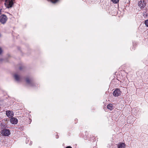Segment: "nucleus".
I'll return each instance as SVG.
<instances>
[{"label": "nucleus", "instance_id": "obj_1", "mask_svg": "<svg viewBox=\"0 0 148 148\" xmlns=\"http://www.w3.org/2000/svg\"><path fill=\"white\" fill-rule=\"evenodd\" d=\"M138 6L142 10H143V9L145 10V12H146L147 11V8H145L146 6V2L145 0H143V1H139L138 2Z\"/></svg>", "mask_w": 148, "mask_h": 148}, {"label": "nucleus", "instance_id": "obj_2", "mask_svg": "<svg viewBox=\"0 0 148 148\" xmlns=\"http://www.w3.org/2000/svg\"><path fill=\"white\" fill-rule=\"evenodd\" d=\"M7 20V18L6 15H2L0 17V21L3 24H4Z\"/></svg>", "mask_w": 148, "mask_h": 148}, {"label": "nucleus", "instance_id": "obj_3", "mask_svg": "<svg viewBox=\"0 0 148 148\" xmlns=\"http://www.w3.org/2000/svg\"><path fill=\"white\" fill-rule=\"evenodd\" d=\"M121 93L120 89L116 88L113 92V95L115 97H118L121 95Z\"/></svg>", "mask_w": 148, "mask_h": 148}, {"label": "nucleus", "instance_id": "obj_4", "mask_svg": "<svg viewBox=\"0 0 148 148\" xmlns=\"http://www.w3.org/2000/svg\"><path fill=\"white\" fill-rule=\"evenodd\" d=\"M26 81L27 84H30L31 85H32L34 83L33 80L29 77H27L26 78Z\"/></svg>", "mask_w": 148, "mask_h": 148}, {"label": "nucleus", "instance_id": "obj_5", "mask_svg": "<svg viewBox=\"0 0 148 148\" xmlns=\"http://www.w3.org/2000/svg\"><path fill=\"white\" fill-rule=\"evenodd\" d=\"M2 133L4 136H8L10 135V132L9 130L4 129L2 131Z\"/></svg>", "mask_w": 148, "mask_h": 148}, {"label": "nucleus", "instance_id": "obj_6", "mask_svg": "<svg viewBox=\"0 0 148 148\" xmlns=\"http://www.w3.org/2000/svg\"><path fill=\"white\" fill-rule=\"evenodd\" d=\"M10 121L13 124H16L18 123V119L17 118L12 117L10 119Z\"/></svg>", "mask_w": 148, "mask_h": 148}, {"label": "nucleus", "instance_id": "obj_7", "mask_svg": "<svg viewBox=\"0 0 148 148\" xmlns=\"http://www.w3.org/2000/svg\"><path fill=\"white\" fill-rule=\"evenodd\" d=\"M6 115L8 117H12L14 115L13 112H11L10 110L6 111Z\"/></svg>", "mask_w": 148, "mask_h": 148}, {"label": "nucleus", "instance_id": "obj_8", "mask_svg": "<svg viewBox=\"0 0 148 148\" xmlns=\"http://www.w3.org/2000/svg\"><path fill=\"white\" fill-rule=\"evenodd\" d=\"M107 108L110 110H112L114 109L113 104H109L107 106Z\"/></svg>", "mask_w": 148, "mask_h": 148}, {"label": "nucleus", "instance_id": "obj_9", "mask_svg": "<svg viewBox=\"0 0 148 148\" xmlns=\"http://www.w3.org/2000/svg\"><path fill=\"white\" fill-rule=\"evenodd\" d=\"M125 143H121L120 144L118 145V148H125Z\"/></svg>", "mask_w": 148, "mask_h": 148}, {"label": "nucleus", "instance_id": "obj_10", "mask_svg": "<svg viewBox=\"0 0 148 148\" xmlns=\"http://www.w3.org/2000/svg\"><path fill=\"white\" fill-rule=\"evenodd\" d=\"M15 79L16 80L18 81L20 79V77L19 75L16 74H15L14 76Z\"/></svg>", "mask_w": 148, "mask_h": 148}, {"label": "nucleus", "instance_id": "obj_11", "mask_svg": "<svg viewBox=\"0 0 148 148\" xmlns=\"http://www.w3.org/2000/svg\"><path fill=\"white\" fill-rule=\"evenodd\" d=\"M111 1L114 3H117L119 2V0H111Z\"/></svg>", "mask_w": 148, "mask_h": 148}, {"label": "nucleus", "instance_id": "obj_12", "mask_svg": "<svg viewBox=\"0 0 148 148\" xmlns=\"http://www.w3.org/2000/svg\"><path fill=\"white\" fill-rule=\"evenodd\" d=\"M145 24L147 27H148V19L145 21Z\"/></svg>", "mask_w": 148, "mask_h": 148}, {"label": "nucleus", "instance_id": "obj_13", "mask_svg": "<svg viewBox=\"0 0 148 148\" xmlns=\"http://www.w3.org/2000/svg\"><path fill=\"white\" fill-rule=\"evenodd\" d=\"M58 0H51V2L53 3H55L57 2Z\"/></svg>", "mask_w": 148, "mask_h": 148}, {"label": "nucleus", "instance_id": "obj_14", "mask_svg": "<svg viewBox=\"0 0 148 148\" xmlns=\"http://www.w3.org/2000/svg\"><path fill=\"white\" fill-rule=\"evenodd\" d=\"M56 138H59V136L57 134H56Z\"/></svg>", "mask_w": 148, "mask_h": 148}, {"label": "nucleus", "instance_id": "obj_15", "mask_svg": "<svg viewBox=\"0 0 148 148\" xmlns=\"http://www.w3.org/2000/svg\"><path fill=\"white\" fill-rule=\"evenodd\" d=\"M2 52V49L0 47V54H1V53Z\"/></svg>", "mask_w": 148, "mask_h": 148}, {"label": "nucleus", "instance_id": "obj_16", "mask_svg": "<svg viewBox=\"0 0 148 148\" xmlns=\"http://www.w3.org/2000/svg\"><path fill=\"white\" fill-rule=\"evenodd\" d=\"M66 148H72V147L70 146H67L66 147Z\"/></svg>", "mask_w": 148, "mask_h": 148}, {"label": "nucleus", "instance_id": "obj_17", "mask_svg": "<svg viewBox=\"0 0 148 148\" xmlns=\"http://www.w3.org/2000/svg\"><path fill=\"white\" fill-rule=\"evenodd\" d=\"M22 69V68L21 67H20L19 68V69L20 70H21Z\"/></svg>", "mask_w": 148, "mask_h": 148}]
</instances>
